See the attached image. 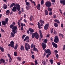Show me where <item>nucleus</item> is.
Wrapping results in <instances>:
<instances>
[{
	"label": "nucleus",
	"mask_w": 65,
	"mask_h": 65,
	"mask_svg": "<svg viewBox=\"0 0 65 65\" xmlns=\"http://www.w3.org/2000/svg\"><path fill=\"white\" fill-rule=\"evenodd\" d=\"M47 39L46 38L43 41V42H44V43H47Z\"/></svg>",
	"instance_id": "nucleus-31"
},
{
	"label": "nucleus",
	"mask_w": 65,
	"mask_h": 65,
	"mask_svg": "<svg viewBox=\"0 0 65 65\" xmlns=\"http://www.w3.org/2000/svg\"><path fill=\"white\" fill-rule=\"evenodd\" d=\"M0 61L2 63H5V60L2 59V58L0 60Z\"/></svg>",
	"instance_id": "nucleus-17"
},
{
	"label": "nucleus",
	"mask_w": 65,
	"mask_h": 65,
	"mask_svg": "<svg viewBox=\"0 0 65 65\" xmlns=\"http://www.w3.org/2000/svg\"><path fill=\"white\" fill-rule=\"evenodd\" d=\"M50 62L51 64H53V63L54 62V61H53V59L50 60Z\"/></svg>",
	"instance_id": "nucleus-32"
},
{
	"label": "nucleus",
	"mask_w": 65,
	"mask_h": 65,
	"mask_svg": "<svg viewBox=\"0 0 65 65\" xmlns=\"http://www.w3.org/2000/svg\"><path fill=\"white\" fill-rule=\"evenodd\" d=\"M0 49L1 50V52H4V48L1 46H0Z\"/></svg>",
	"instance_id": "nucleus-21"
},
{
	"label": "nucleus",
	"mask_w": 65,
	"mask_h": 65,
	"mask_svg": "<svg viewBox=\"0 0 65 65\" xmlns=\"http://www.w3.org/2000/svg\"><path fill=\"white\" fill-rule=\"evenodd\" d=\"M14 55L15 56H17L18 55V53H17V52H14Z\"/></svg>",
	"instance_id": "nucleus-35"
},
{
	"label": "nucleus",
	"mask_w": 65,
	"mask_h": 65,
	"mask_svg": "<svg viewBox=\"0 0 65 65\" xmlns=\"http://www.w3.org/2000/svg\"><path fill=\"white\" fill-rule=\"evenodd\" d=\"M59 37L58 36H56L54 37V41L55 43L59 42Z\"/></svg>",
	"instance_id": "nucleus-5"
},
{
	"label": "nucleus",
	"mask_w": 65,
	"mask_h": 65,
	"mask_svg": "<svg viewBox=\"0 0 65 65\" xmlns=\"http://www.w3.org/2000/svg\"><path fill=\"white\" fill-rule=\"evenodd\" d=\"M17 23L18 25V26L19 27V28H21V25H20V22H18Z\"/></svg>",
	"instance_id": "nucleus-48"
},
{
	"label": "nucleus",
	"mask_w": 65,
	"mask_h": 65,
	"mask_svg": "<svg viewBox=\"0 0 65 65\" xmlns=\"http://www.w3.org/2000/svg\"><path fill=\"white\" fill-rule=\"evenodd\" d=\"M25 38L27 39H29V37L28 36H26Z\"/></svg>",
	"instance_id": "nucleus-59"
},
{
	"label": "nucleus",
	"mask_w": 65,
	"mask_h": 65,
	"mask_svg": "<svg viewBox=\"0 0 65 65\" xmlns=\"http://www.w3.org/2000/svg\"><path fill=\"white\" fill-rule=\"evenodd\" d=\"M34 35L35 36V37L36 39H38L39 38V35L38 33L36 32L34 33H33Z\"/></svg>",
	"instance_id": "nucleus-8"
},
{
	"label": "nucleus",
	"mask_w": 65,
	"mask_h": 65,
	"mask_svg": "<svg viewBox=\"0 0 65 65\" xmlns=\"http://www.w3.org/2000/svg\"><path fill=\"white\" fill-rule=\"evenodd\" d=\"M52 2L55 3V0H51Z\"/></svg>",
	"instance_id": "nucleus-64"
},
{
	"label": "nucleus",
	"mask_w": 65,
	"mask_h": 65,
	"mask_svg": "<svg viewBox=\"0 0 65 65\" xmlns=\"http://www.w3.org/2000/svg\"><path fill=\"white\" fill-rule=\"evenodd\" d=\"M31 57L32 59H35V57L34 56V55H32Z\"/></svg>",
	"instance_id": "nucleus-43"
},
{
	"label": "nucleus",
	"mask_w": 65,
	"mask_h": 65,
	"mask_svg": "<svg viewBox=\"0 0 65 65\" xmlns=\"http://www.w3.org/2000/svg\"><path fill=\"white\" fill-rule=\"evenodd\" d=\"M44 3V1L43 0H42L41 1V5H43Z\"/></svg>",
	"instance_id": "nucleus-41"
},
{
	"label": "nucleus",
	"mask_w": 65,
	"mask_h": 65,
	"mask_svg": "<svg viewBox=\"0 0 65 65\" xmlns=\"http://www.w3.org/2000/svg\"><path fill=\"white\" fill-rule=\"evenodd\" d=\"M49 23H47L44 26V29L45 30H47L48 28V27H49Z\"/></svg>",
	"instance_id": "nucleus-9"
},
{
	"label": "nucleus",
	"mask_w": 65,
	"mask_h": 65,
	"mask_svg": "<svg viewBox=\"0 0 65 65\" xmlns=\"http://www.w3.org/2000/svg\"><path fill=\"white\" fill-rule=\"evenodd\" d=\"M12 30H17V26H14L13 28H12Z\"/></svg>",
	"instance_id": "nucleus-23"
},
{
	"label": "nucleus",
	"mask_w": 65,
	"mask_h": 65,
	"mask_svg": "<svg viewBox=\"0 0 65 65\" xmlns=\"http://www.w3.org/2000/svg\"><path fill=\"white\" fill-rule=\"evenodd\" d=\"M16 6H14L12 9V10L13 11L15 12V11H17V9L18 11H20V8H21V6L19 4H16L15 5Z\"/></svg>",
	"instance_id": "nucleus-1"
},
{
	"label": "nucleus",
	"mask_w": 65,
	"mask_h": 65,
	"mask_svg": "<svg viewBox=\"0 0 65 65\" xmlns=\"http://www.w3.org/2000/svg\"><path fill=\"white\" fill-rule=\"evenodd\" d=\"M31 37L32 38H35V36L34 35V34H32Z\"/></svg>",
	"instance_id": "nucleus-39"
},
{
	"label": "nucleus",
	"mask_w": 65,
	"mask_h": 65,
	"mask_svg": "<svg viewBox=\"0 0 65 65\" xmlns=\"http://www.w3.org/2000/svg\"><path fill=\"white\" fill-rule=\"evenodd\" d=\"M20 50L21 51H25V48L23 45L21 46Z\"/></svg>",
	"instance_id": "nucleus-16"
},
{
	"label": "nucleus",
	"mask_w": 65,
	"mask_h": 65,
	"mask_svg": "<svg viewBox=\"0 0 65 65\" xmlns=\"http://www.w3.org/2000/svg\"><path fill=\"white\" fill-rule=\"evenodd\" d=\"M9 62H11V61H12V58H11V57H10L9 58Z\"/></svg>",
	"instance_id": "nucleus-42"
},
{
	"label": "nucleus",
	"mask_w": 65,
	"mask_h": 65,
	"mask_svg": "<svg viewBox=\"0 0 65 65\" xmlns=\"http://www.w3.org/2000/svg\"><path fill=\"white\" fill-rule=\"evenodd\" d=\"M53 30V28H52V29H51V34H52L53 32V31H54V30Z\"/></svg>",
	"instance_id": "nucleus-44"
},
{
	"label": "nucleus",
	"mask_w": 65,
	"mask_h": 65,
	"mask_svg": "<svg viewBox=\"0 0 65 65\" xmlns=\"http://www.w3.org/2000/svg\"><path fill=\"white\" fill-rule=\"evenodd\" d=\"M36 7L37 8V9H38V10H40V4H38L37 6H36Z\"/></svg>",
	"instance_id": "nucleus-14"
},
{
	"label": "nucleus",
	"mask_w": 65,
	"mask_h": 65,
	"mask_svg": "<svg viewBox=\"0 0 65 65\" xmlns=\"http://www.w3.org/2000/svg\"><path fill=\"white\" fill-rule=\"evenodd\" d=\"M31 2V3H33L34 4V6H36V4H35V1H32V0H29Z\"/></svg>",
	"instance_id": "nucleus-27"
},
{
	"label": "nucleus",
	"mask_w": 65,
	"mask_h": 65,
	"mask_svg": "<svg viewBox=\"0 0 65 65\" xmlns=\"http://www.w3.org/2000/svg\"><path fill=\"white\" fill-rule=\"evenodd\" d=\"M29 31H30V32H32L33 33V32H34V30H33L31 28H29Z\"/></svg>",
	"instance_id": "nucleus-24"
},
{
	"label": "nucleus",
	"mask_w": 65,
	"mask_h": 65,
	"mask_svg": "<svg viewBox=\"0 0 65 65\" xmlns=\"http://www.w3.org/2000/svg\"><path fill=\"white\" fill-rule=\"evenodd\" d=\"M56 17H57V15H56L55 14H54L53 16V18L54 19H55V18H56Z\"/></svg>",
	"instance_id": "nucleus-45"
},
{
	"label": "nucleus",
	"mask_w": 65,
	"mask_h": 65,
	"mask_svg": "<svg viewBox=\"0 0 65 65\" xmlns=\"http://www.w3.org/2000/svg\"><path fill=\"white\" fill-rule=\"evenodd\" d=\"M7 55L8 57H9V58L11 57V56H10V54H8Z\"/></svg>",
	"instance_id": "nucleus-57"
},
{
	"label": "nucleus",
	"mask_w": 65,
	"mask_h": 65,
	"mask_svg": "<svg viewBox=\"0 0 65 65\" xmlns=\"http://www.w3.org/2000/svg\"><path fill=\"white\" fill-rule=\"evenodd\" d=\"M34 46H35V47H36L35 45L33 44L32 43L31 44V45L30 47L31 48H33V47H34Z\"/></svg>",
	"instance_id": "nucleus-33"
},
{
	"label": "nucleus",
	"mask_w": 65,
	"mask_h": 65,
	"mask_svg": "<svg viewBox=\"0 0 65 65\" xmlns=\"http://www.w3.org/2000/svg\"><path fill=\"white\" fill-rule=\"evenodd\" d=\"M13 6H15V4L14 3H13L11 4L10 6L9 7V8H11V7H12Z\"/></svg>",
	"instance_id": "nucleus-18"
},
{
	"label": "nucleus",
	"mask_w": 65,
	"mask_h": 65,
	"mask_svg": "<svg viewBox=\"0 0 65 65\" xmlns=\"http://www.w3.org/2000/svg\"><path fill=\"white\" fill-rule=\"evenodd\" d=\"M56 57L57 58H59V55L58 54H56Z\"/></svg>",
	"instance_id": "nucleus-56"
},
{
	"label": "nucleus",
	"mask_w": 65,
	"mask_h": 65,
	"mask_svg": "<svg viewBox=\"0 0 65 65\" xmlns=\"http://www.w3.org/2000/svg\"><path fill=\"white\" fill-rule=\"evenodd\" d=\"M23 27H21V31H23Z\"/></svg>",
	"instance_id": "nucleus-60"
},
{
	"label": "nucleus",
	"mask_w": 65,
	"mask_h": 65,
	"mask_svg": "<svg viewBox=\"0 0 65 65\" xmlns=\"http://www.w3.org/2000/svg\"><path fill=\"white\" fill-rule=\"evenodd\" d=\"M60 3L61 4H63V5H65V0H60Z\"/></svg>",
	"instance_id": "nucleus-13"
},
{
	"label": "nucleus",
	"mask_w": 65,
	"mask_h": 65,
	"mask_svg": "<svg viewBox=\"0 0 65 65\" xmlns=\"http://www.w3.org/2000/svg\"><path fill=\"white\" fill-rule=\"evenodd\" d=\"M54 25L55 27H58V24L57 23H54Z\"/></svg>",
	"instance_id": "nucleus-29"
},
{
	"label": "nucleus",
	"mask_w": 65,
	"mask_h": 65,
	"mask_svg": "<svg viewBox=\"0 0 65 65\" xmlns=\"http://www.w3.org/2000/svg\"><path fill=\"white\" fill-rule=\"evenodd\" d=\"M42 63L44 65H45V64H46V62L45 61L42 62Z\"/></svg>",
	"instance_id": "nucleus-52"
},
{
	"label": "nucleus",
	"mask_w": 65,
	"mask_h": 65,
	"mask_svg": "<svg viewBox=\"0 0 65 65\" xmlns=\"http://www.w3.org/2000/svg\"><path fill=\"white\" fill-rule=\"evenodd\" d=\"M47 9L49 11L51 12L52 11V8H50V7H48Z\"/></svg>",
	"instance_id": "nucleus-26"
},
{
	"label": "nucleus",
	"mask_w": 65,
	"mask_h": 65,
	"mask_svg": "<svg viewBox=\"0 0 65 65\" xmlns=\"http://www.w3.org/2000/svg\"><path fill=\"white\" fill-rule=\"evenodd\" d=\"M45 5L47 7H50L52 5V3L50 1H47L45 3Z\"/></svg>",
	"instance_id": "nucleus-3"
},
{
	"label": "nucleus",
	"mask_w": 65,
	"mask_h": 65,
	"mask_svg": "<svg viewBox=\"0 0 65 65\" xmlns=\"http://www.w3.org/2000/svg\"><path fill=\"white\" fill-rule=\"evenodd\" d=\"M1 32H4V30L3 29H1Z\"/></svg>",
	"instance_id": "nucleus-62"
},
{
	"label": "nucleus",
	"mask_w": 65,
	"mask_h": 65,
	"mask_svg": "<svg viewBox=\"0 0 65 65\" xmlns=\"http://www.w3.org/2000/svg\"><path fill=\"white\" fill-rule=\"evenodd\" d=\"M54 52L56 53H58V51L57 50H56L54 51Z\"/></svg>",
	"instance_id": "nucleus-63"
},
{
	"label": "nucleus",
	"mask_w": 65,
	"mask_h": 65,
	"mask_svg": "<svg viewBox=\"0 0 65 65\" xmlns=\"http://www.w3.org/2000/svg\"><path fill=\"white\" fill-rule=\"evenodd\" d=\"M44 12L45 13V15H48V11L47 10H44Z\"/></svg>",
	"instance_id": "nucleus-20"
},
{
	"label": "nucleus",
	"mask_w": 65,
	"mask_h": 65,
	"mask_svg": "<svg viewBox=\"0 0 65 65\" xmlns=\"http://www.w3.org/2000/svg\"><path fill=\"white\" fill-rule=\"evenodd\" d=\"M54 21L55 22H56V23H58V24H60V21H59V20L55 19L54 20Z\"/></svg>",
	"instance_id": "nucleus-25"
},
{
	"label": "nucleus",
	"mask_w": 65,
	"mask_h": 65,
	"mask_svg": "<svg viewBox=\"0 0 65 65\" xmlns=\"http://www.w3.org/2000/svg\"><path fill=\"white\" fill-rule=\"evenodd\" d=\"M17 59H18V60H19V61H21V57H17Z\"/></svg>",
	"instance_id": "nucleus-47"
},
{
	"label": "nucleus",
	"mask_w": 65,
	"mask_h": 65,
	"mask_svg": "<svg viewBox=\"0 0 65 65\" xmlns=\"http://www.w3.org/2000/svg\"><path fill=\"white\" fill-rule=\"evenodd\" d=\"M14 42L13 41H12L10 42V44L8 45L9 46H11L12 47L14 48Z\"/></svg>",
	"instance_id": "nucleus-6"
},
{
	"label": "nucleus",
	"mask_w": 65,
	"mask_h": 65,
	"mask_svg": "<svg viewBox=\"0 0 65 65\" xmlns=\"http://www.w3.org/2000/svg\"><path fill=\"white\" fill-rule=\"evenodd\" d=\"M41 46H42V47L44 50V49H45V48H46V44L43 43H42Z\"/></svg>",
	"instance_id": "nucleus-10"
},
{
	"label": "nucleus",
	"mask_w": 65,
	"mask_h": 65,
	"mask_svg": "<svg viewBox=\"0 0 65 65\" xmlns=\"http://www.w3.org/2000/svg\"><path fill=\"white\" fill-rule=\"evenodd\" d=\"M40 22L41 27H43L44 25V21L42 20L41 19L40 20Z\"/></svg>",
	"instance_id": "nucleus-11"
},
{
	"label": "nucleus",
	"mask_w": 65,
	"mask_h": 65,
	"mask_svg": "<svg viewBox=\"0 0 65 65\" xmlns=\"http://www.w3.org/2000/svg\"><path fill=\"white\" fill-rule=\"evenodd\" d=\"M37 25L38 26V28L39 29H41V25L40 24V23L38 22Z\"/></svg>",
	"instance_id": "nucleus-22"
},
{
	"label": "nucleus",
	"mask_w": 65,
	"mask_h": 65,
	"mask_svg": "<svg viewBox=\"0 0 65 65\" xmlns=\"http://www.w3.org/2000/svg\"><path fill=\"white\" fill-rule=\"evenodd\" d=\"M18 44H16L15 46L14 47V49H15V50H17V48H18Z\"/></svg>",
	"instance_id": "nucleus-37"
},
{
	"label": "nucleus",
	"mask_w": 65,
	"mask_h": 65,
	"mask_svg": "<svg viewBox=\"0 0 65 65\" xmlns=\"http://www.w3.org/2000/svg\"><path fill=\"white\" fill-rule=\"evenodd\" d=\"M18 13L19 14H21L22 13V11H20L18 12Z\"/></svg>",
	"instance_id": "nucleus-53"
},
{
	"label": "nucleus",
	"mask_w": 65,
	"mask_h": 65,
	"mask_svg": "<svg viewBox=\"0 0 65 65\" xmlns=\"http://www.w3.org/2000/svg\"><path fill=\"white\" fill-rule=\"evenodd\" d=\"M50 40H51V41H53V38L52 37H51L50 39Z\"/></svg>",
	"instance_id": "nucleus-58"
},
{
	"label": "nucleus",
	"mask_w": 65,
	"mask_h": 65,
	"mask_svg": "<svg viewBox=\"0 0 65 65\" xmlns=\"http://www.w3.org/2000/svg\"><path fill=\"white\" fill-rule=\"evenodd\" d=\"M35 47V46H34V47L32 49V51H35V52H38V50H37V49Z\"/></svg>",
	"instance_id": "nucleus-15"
},
{
	"label": "nucleus",
	"mask_w": 65,
	"mask_h": 65,
	"mask_svg": "<svg viewBox=\"0 0 65 65\" xmlns=\"http://www.w3.org/2000/svg\"><path fill=\"white\" fill-rule=\"evenodd\" d=\"M39 32L40 33V35L41 36V38H42L43 37V36H42V33L41 32V30H39Z\"/></svg>",
	"instance_id": "nucleus-19"
},
{
	"label": "nucleus",
	"mask_w": 65,
	"mask_h": 65,
	"mask_svg": "<svg viewBox=\"0 0 65 65\" xmlns=\"http://www.w3.org/2000/svg\"><path fill=\"white\" fill-rule=\"evenodd\" d=\"M25 48L27 51H28L29 50L30 48V46L29 44L27 43H25Z\"/></svg>",
	"instance_id": "nucleus-2"
},
{
	"label": "nucleus",
	"mask_w": 65,
	"mask_h": 65,
	"mask_svg": "<svg viewBox=\"0 0 65 65\" xmlns=\"http://www.w3.org/2000/svg\"><path fill=\"white\" fill-rule=\"evenodd\" d=\"M3 7L4 9H6L7 8V6L6 4H4Z\"/></svg>",
	"instance_id": "nucleus-28"
},
{
	"label": "nucleus",
	"mask_w": 65,
	"mask_h": 65,
	"mask_svg": "<svg viewBox=\"0 0 65 65\" xmlns=\"http://www.w3.org/2000/svg\"><path fill=\"white\" fill-rule=\"evenodd\" d=\"M52 12H51L49 13V14L50 15H52Z\"/></svg>",
	"instance_id": "nucleus-51"
},
{
	"label": "nucleus",
	"mask_w": 65,
	"mask_h": 65,
	"mask_svg": "<svg viewBox=\"0 0 65 65\" xmlns=\"http://www.w3.org/2000/svg\"><path fill=\"white\" fill-rule=\"evenodd\" d=\"M53 33L54 34H55V35H56V34H57V32L55 30H54V31L53 32Z\"/></svg>",
	"instance_id": "nucleus-49"
},
{
	"label": "nucleus",
	"mask_w": 65,
	"mask_h": 65,
	"mask_svg": "<svg viewBox=\"0 0 65 65\" xmlns=\"http://www.w3.org/2000/svg\"><path fill=\"white\" fill-rule=\"evenodd\" d=\"M52 44L53 45V47H55V48H57V47H58V45H57V44L55 43L54 42H52Z\"/></svg>",
	"instance_id": "nucleus-12"
},
{
	"label": "nucleus",
	"mask_w": 65,
	"mask_h": 65,
	"mask_svg": "<svg viewBox=\"0 0 65 65\" xmlns=\"http://www.w3.org/2000/svg\"><path fill=\"white\" fill-rule=\"evenodd\" d=\"M13 25H12V24H11L10 25V28H13Z\"/></svg>",
	"instance_id": "nucleus-46"
},
{
	"label": "nucleus",
	"mask_w": 65,
	"mask_h": 65,
	"mask_svg": "<svg viewBox=\"0 0 65 65\" xmlns=\"http://www.w3.org/2000/svg\"><path fill=\"white\" fill-rule=\"evenodd\" d=\"M25 36H26V35H23L22 36V39H24L25 37Z\"/></svg>",
	"instance_id": "nucleus-50"
},
{
	"label": "nucleus",
	"mask_w": 65,
	"mask_h": 65,
	"mask_svg": "<svg viewBox=\"0 0 65 65\" xmlns=\"http://www.w3.org/2000/svg\"><path fill=\"white\" fill-rule=\"evenodd\" d=\"M24 22L25 23H27V20H26L25 19H24Z\"/></svg>",
	"instance_id": "nucleus-61"
},
{
	"label": "nucleus",
	"mask_w": 65,
	"mask_h": 65,
	"mask_svg": "<svg viewBox=\"0 0 65 65\" xmlns=\"http://www.w3.org/2000/svg\"><path fill=\"white\" fill-rule=\"evenodd\" d=\"M35 62L36 64H38L37 61V60H35Z\"/></svg>",
	"instance_id": "nucleus-54"
},
{
	"label": "nucleus",
	"mask_w": 65,
	"mask_h": 65,
	"mask_svg": "<svg viewBox=\"0 0 65 65\" xmlns=\"http://www.w3.org/2000/svg\"><path fill=\"white\" fill-rule=\"evenodd\" d=\"M15 36V35L14 34H13V33L11 32V37H14V36Z\"/></svg>",
	"instance_id": "nucleus-30"
},
{
	"label": "nucleus",
	"mask_w": 65,
	"mask_h": 65,
	"mask_svg": "<svg viewBox=\"0 0 65 65\" xmlns=\"http://www.w3.org/2000/svg\"><path fill=\"white\" fill-rule=\"evenodd\" d=\"M44 50V52H45L46 54H47V53H49L50 54H51V51L50 49H47V50H46V49H45Z\"/></svg>",
	"instance_id": "nucleus-7"
},
{
	"label": "nucleus",
	"mask_w": 65,
	"mask_h": 65,
	"mask_svg": "<svg viewBox=\"0 0 65 65\" xmlns=\"http://www.w3.org/2000/svg\"><path fill=\"white\" fill-rule=\"evenodd\" d=\"M10 13V11H9V10H7L6 11V14H9Z\"/></svg>",
	"instance_id": "nucleus-36"
},
{
	"label": "nucleus",
	"mask_w": 65,
	"mask_h": 65,
	"mask_svg": "<svg viewBox=\"0 0 65 65\" xmlns=\"http://www.w3.org/2000/svg\"><path fill=\"white\" fill-rule=\"evenodd\" d=\"M26 5H27V6H29L30 5V4L28 2H26Z\"/></svg>",
	"instance_id": "nucleus-38"
},
{
	"label": "nucleus",
	"mask_w": 65,
	"mask_h": 65,
	"mask_svg": "<svg viewBox=\"0 0 65 65\" xmlns=\"http://www.w3.org/2000/svg\"><path fill=\"white\" fill-rule=\"evenodd\" d=\"M30 7L31 6H26V8L28 10H29V9H30Z\"/></svg>",
	"instance_id": "nucleus-34"
},
{
	"label": "nucleus",
	"mask_w": 65,
	"mask_h": 65,
	"mask_svg": "<svg viewBox=\"0 0 65 65\" xmlns=\"http://www.w3.org/2000/svg\"><path fill=\"white\" fill-rule=\"evenodd\" d=\"M8 21V18H6L5 20V21H3L2 22V25L3 26H5L6 24L7 23Z\"/></svg>",
	"instance_id": "nucleus-4"
},
{
	"label": "nucleus",
	"mask_w": 65,
	"mask_h": 65,
	"mask_svg": "<svg viewBox=\"0 0 65 65\" xmlns=\"http://www.w3.org/2000/svg\"><path fill=\"white\" fill-rule=\"evenodd\" d=\"M65 45H63V51H64V50H65Z\"/></svg>",
	"instance_id": "nucleus-55"
},
{
	"label": "nucleus",
	"mask_w": 65,
	"mask_h": 65,
	"mask_svg": "<svg viewBox=\"0 0 65 65\" xmlns=\"http://www.w3.org/2000/svg\"><path fill=\"white\" fill-rule=\"evenodd\" d=\"M12 32L13 34H15V33H16V32L15 31V30H13L12 31Z\"/></svg>",
	"instance_id": "nucleus-40"
}]
</instances>
